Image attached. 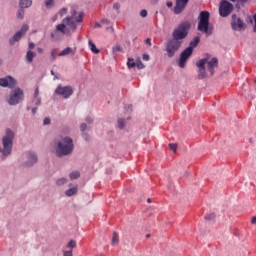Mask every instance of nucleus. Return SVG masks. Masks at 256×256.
Returning a JSON list of instances; mask_svg holds the SVG:
<instances>
[{"label":"nucleus","mask_w":256,"mask_h":256,"mask_svg":"<svg viewBox=\"0 0 256 256\" xmlns=\"http://www.w3.org/2000/svg\"><path fill=\"white\" fill-rule=\"evenodd\" d=\"M191 31V23L184 21L178 25L172 32V38L166 43V55L169 59H173L175 54L179 52L183 45V39H186Z\"/></svg>","instance_id":"1"},{"label":"nucleus","mask_w":256,"mask_h":256,"mask_svg":"<svg viewBox=\"0 0 256 256\" xmlns=\"http://www.w3.org/2000/svg\"><path fill=\"white\" fill-rule=\"evenodd\" d=\"M53 147L56 157L60 159L63 157H69L73 154L75 150V144L73 143V138L69 136H59L53 141Z\"/></svg>","instance_id":"2"},{"label":"nucleus","mask_w":256,"mask_h":256,"mask_svg":"<svg viewBox=\"0 0 256 256\" xmlns=\"http://www.w3.org/2000/svg\"><path fill=\"white\" fill-rule=\"evenodd\" d=\"M13 141H15V132L10 128L5 130L2 137V147L0 146L1 160L5 161L13 153Z\"/></svg>","instance_id":"3"},{"label":"nucleus","mask_w":256,"mask_h":256,"mask_svg":"<svg viewBox=\"0 0 256 256\" xmlns=\"http://www.w3.org/2000/svg\"><path fill=\"white\" fill-rule=\"evenodd\" d=\"M71 15L67 16L64 20L63 23H66L67 27L71 31H75L77 29V24L76 23H83V17H85L84 12H79L77 16V8L72 7L71 8Z\"/></svg>","instance_id":"4"},{"label":"nucleus","mask_w":256,"mask_h":256,"mask_svg":"<svg viewBox=\"0 0 256 256\" xmlns=\"http://www.w3.org/2000/svg\"><path fill=\"white\" fill-rule=\"evenodd\" d=\"M210 14L208 11H202L199 15L198 31L205 33V35H213V25L209 24Z\"/></svg>","instance_id":"5"},{"label":"nucleus","mask_w":256,"mask_h":256,"mask_svg":"<svg viewBox=\"0 0 256 256\" xmlns=\"http://www.w3.org/2000/svg\"><path fill=\"white\" fill-rule=\"evenodd\" d=\"M25 94L23 89L16 88L10 92V97L8 99V104L11 106L19 105L23 101Z\"/></svg>","instance_id":"6"},{"label":"nucleus","mask_w":256,"mask_h":256,"mask_svg":"<svg viewBox=\"0 0 256 256\" xmlns=\"http://www.w3.org/2000/svg\"><path fill=\"white\" fill-rule=\"evenodd\" d=\"M230 25L233 31H245L247 29V24L240 17H237V14L231 16Z\"/></svg>","instance_id":"7"},{"label":"nucleus","mask_w":256,"mask_h":256,"mask_svg":"<svg viewBox=\"0 0 256 256\" xmlns=\"http://www.w3.org/2000/svg\"><path fill=\"white\" fill-rule=\"evenodd\" d=\"M27 31H29V25L24 24L22 25L21 29L15 32V34L12 36V38L9 39V45L10 47H13L15 43L21 41L22 37H25Z\"/></svg>","instance_id":"8"},{"label":"nucleus","mask_w":256,"mask_h":256,"mask_svg":"<svg viewBox=\"0 0 256 256\" xmlns=\"http://www.w3.org/2000/svg\"><path fill=\"white\" fill-rule=\"evenodd\" d=\"M230 13H233V4L227 0H222L219 5L220 17H229Z\"/></svg>","instance_id":"9"},{"label":"nucleus","mask_w":256,"mask_h":256,"mask_svg":"<svg viewBox=\"0 0 256 256\" xmlns=\"http://www.w3.org/2000/svg\"><path fill=\"white\" fill-rule=\"evenodd\" d=\"M54 93L55 95H60V97H63V99H69V97L73 95V87L59 84Z\"/></svg>","instance_id":"10"},{"label":"nucleus","mask_w":256,"mask_h":256,"mask_svg":"<svg viewBox=\"0 0 256 256\" xmlns=\"http://www.w3.org/2000/svg\"><path fill=\"white\" fill-rule=\"evenodd\" d=\"M191 55H193V50H191V48H185L181 52L180 58L178 60V65L180 69H185V65H187V60L189 59V57H191Z\"/></svg>","instance_id":"11"},{"label":"nucleus","mask_w":256,"mask_h":256,"mask_svg":"<svg viewBox=\"0 0 256 256\" xmlns=\"http://www.w3.org/2000/svg\"><path fill=\"white\" fill-rule=\"evenodd\" d=\"M205 65H207V58L200 59L196 62V67H198L197 79L203 80L207 79V71H205Z\"/></svg>","instance_id":"12"},{"label":"nucleus","mask_w":256,"mask_h":256,"mask_svg":"<svg viewBox=\"0 0 256 256\" xmlns=\"http://www.w3.org/2000/svg\"><path fill=\"white\" fill-rule=\"evenodd\" d=\"M209 57H211L209 54L205 57V59H207L206 65L211 77H213V75H215L216 67H219V60L217 57H213L209 60Z\"/></svg>","instance_id":"13"},{"label":"nucleus","mask_w":256,"mask_h":256,"mask_svg":"<svg viewBox=\"0 0 256 256\" xmlns=\"http://www.w3.org/2000/svg\"><path fill=\"white\" fill-rule=\"evenodd\" d=\"M17 86V80L12 76H6L4 78H0V87H8V89H15Z\"/></svg>","instance_id":"14"},{"label":"nucleus","mask_w":256,"mask_h":256,"mask_svg":"<svg viewBox=\"0 0 256 256\" xmlns=\"http://www.w3.org/2000/svg\"><path fill=\"white\" fill-rule=\"evenodd\" d=\"M189 3V0H176L175 6H174V14L175 15H181L183 11H185V7H187V4Z\"/></svg>","instance_id":"15"},{"label":"nucleus","mask_w":256,"mask_h":256,"mask_svg":"<svg viewBox=\"0 0 256 256\" xmlns=\"http://www.w3.org/2000/svg\"><path fill=\"white\" fill-rule=\"evenodd\" d=\"M38 158H37V154L33 153V152H28L27 153V161H25L23 163L24 167H33V165H35V163H37Z\"/></svg>","instance_id":"16"},{"label":"nucleus","mask_w":256,"mask_h":256,"mask_svg":"<svg viewBox=\"0 0 256 256\" xmlns=\"http://www.w3.org/2000/svg\"><path fill=\"white\" fill-rule=\"evenodd\" d=\"M75 53H77V48L66 47L58 53V57H67V55H71L73 57Z\"/></svg>","instance_id":"17"},{"label":"nucleus","mask_w":256,"mask_h":256,"mask_svg":"<svg viewBox=\"0 0 256 256\" xmlns=\"http://www.w3.org/2000/svg\"><path fill=\"white\" fill-rule=\"evenodd\" d=\"M33 5V0H19L18 7L22 9H29Z\"/></svg>","instance_id":"18"},{"label":"nucleus","mask_w":256,"mask_h":256,"mask_svg":"<svg viewBox=\"0 0 256 256\" xmlns=\"http://www.w3.org/2000/svg\"><path fill=\"white\" fill-rule=\"evenodd\" d=\"M117 127L120 131H125L127 129V120L125 118H118Z\"/></svg>","instance_id":"19"},{"label":"nucleus","mask_w":256,"mask_h":256,"mask_svg":"<svg viewBox=\"0 0 256 256\" xmlns=\"http://www.w3.org/2000/svg\"><path fill=\"white\" fill-rule=\"evenodd\" d=\"M35 57H37V52L28 50L26 53V63H33V59H35Z\"/></svg>","instance_id":"20"},{"label":"nucleus","mask_w":256,"mask_h":256,"mask_svg":"<svg viewBox=\"0 0 256 256\" xmlns=\"http://www.w3.org/2000/svg\"><path fill=\"white\" fill-rule=\"evenodd\" d=\"M199 41H201V37H194V39L190 42L188 49H191V51H193V49H195V47L199 45Z\"/></svg>","instance_id":"21"},{"label":"nucleus","mask_w":256,"mask_h":256,"mask_svg":"<svg viewBox=\"0 0 256 256\" xmlns=\"http://www.w3.org/2000/svg\"><path fill=\"white\" fill-rule=\"evenodd\" d=\"M16 17L20 21H23L25 19V8L19 7L17 12H16Z\"/></svg>","instance_id":"22"},{"label":"nucleus","mask_w":256,"mask_h":256,"mask_svg":"<svg viewBox=\"0 0 256 256\" xmlns=\"http://www.w3.org/2000/svg\"><path fill=\"white\" fill-rule=\"evenodd\" d=\"M78 188L77 186L72 187L65 191L66 197H73V195H77Z\"/></svg>","instance_id":"23"},{"label":"nucleus","mask_w":256,"mask_h":256,"mask_svg":"<svg viewBox=\"0 0 256 256\" xmlns=\"http://www.w3.org/2000/svg\"><path fill=\"white\" fill-rule=\"evenodd\" d=\"M63 185H67V178L62 177V178L56 179V181H55L56 187H63Z\"/></svg>","instance_id":"24"},{"label":"nucleus","mask_w":256,"mask_h":256,"mask_svg":"<svg viewBox=\"0 0 256 256\" xmlns=\"http://www.w3.org/2000/svg\"><path fill=\"white\" fill-rule=\"evenodd\" d=\"M88 45H89L90 50L92 51V53H95V55H97V54L100 53V50L97 49V46L95 45V43H93L92 40H89V41H88Z\"/></svg>","instance_id":"25"},{"label":"nucleus","mask_w":256,"mask_h":256,"mask_svg":"<svg viewBox=\"0 0 256 256\" xmlns=\"http://www.w3.org/2000/svg\"><path fill=\"white\" fill-rule=\"evenodd\" d=\"M59 57V53H57V48H52L50 50V61H55Z\"/></svg>","instance_id":"26"},{"label":"nucleus","mask_w":256,"mask_h":256,"mask_svg":"<svg viewBox=\"0 0 256 256\" xmlns=\"http://www.w3.org/2000/svg\"><path fill=\"white\" fill-rule=\"evenodd\" d=\"M66 27H67V23H66V22H63V23L58 24V25L56 26V31H60V33L65 34V33H66L65 28H66Z\"/></svg>","instance_id":"27"},{"label":"nucleus","mask_w":256,"mask_h":256,"mask_svg":"<svg viewBox=\"0 0 256 256\" xmlns=\"http://www.w3.org/2000/svg\"><path fill=\"white\" fill-rule=\"evenodd\" d=\"M111 245H112L113 247H115V245H119V234H117V232H114V233H113Z\"/></svg>","instance_id":"28"},{"label":"nucleus","mask_w":256,"mask_h":256,"mask_svg":"<svg viewBox=\"0 0 256 256\" xmlns=\"http://www.w3.org/2000/svg\"><path fill=\"white\" fill-rule=\"evenodd\" d=\"M46 9H53L55 7V0H45Z\"/></svg>","instance_id":"29"},{"label":"nucleus","mask_w":256,"mask_h":256,"mask_svg":"<svg viewBox=\"0 0 256 256\" xmlns=\"http://www.w3.org/2000/svg\"><path fill=\"white\" fill-rule=\"evenodd\" d=\"M70 179H79L81 177V172L79 171H73L69 174Z\"/></svg>","instance_id":"30"},{"label":"nucleus","mask_w":256,"mask_h":256,"mask_svg":"<svg viewBox=\"0 0 256 256\" xmlns=\"http://www.w3.org/2000/svg\"><path fill=\"white\" fill-rule=\"evenodd\" d=\"M136 65H137V62H135L133 58H128V61H127L128 69H133V67H136Z\"/></svg>","instance_id":"31"},{"label":"nucleus","mask_w":256,"mask_h":256,"mask_svg":"<svg viewBox=\"0 0 256 256\" xmlns=\"http://www.w3.org/2000/svg\"><path fill=\"white\" fill-rule=\"evenodd\" d=\"M249 0H237L236 8L241 9V7H245V3Z\"/></svg>","instance_id":"32"},{"label":"nucleus","mask_w":256,"mask_h":256,"mask_svg":"<svg viewBox=\"0 0 256 256\" xmlns=\"http://www.w3.org/2000/svg\"><path fill=\"white\" fill-rule=\"evenodd\" d=\"M136 67H137V69H145V64L143 62H141V58H137Z\"/></svg>","instance_id":"33"},{"label":"nucleus","mask_w":256,"mask_h":256,"mask_svg":"<svg viewBox=\"0 0 256 256\" xmlns=\"http://www.w3.org/2000/svg\"><path fill=\"white\" fill-rule=\"evenodd\" d=\"M77 247V242L75 240H70L69 243L67 244L68 249H75Z\"/></svg>","instance_id":"34"},{"label":"nucleus","mask_w":256,"mask_h":256,"mask_svg":"<svg viewBox=\"0 0 256 256\" xmlns=\"http://www.w3.org/2000/svg\"><path fill=\"white\" fill-rule=\"evenodd\" d=\"M113 9L116 11V13H121V4L119 2L114 3Z\"/></svg>","instance_id":"35"},{"label":"nucleus","mask_w":256,"mask_h":256,"mask_svg":"<svg viewBox=\"0 0 256 256\" xmlns=\"http://www.w3.org/2000/svg\"><path fill=\"white\" fill-rule=\"evenodd\" d=\"M205 220L208 222L215 221V213H211L205 216Z\"/></svg>","instance_id":"36"},{"label":"nucleus","mask_w":256,"mask_h":256,"mask_svg":"<svg viewBox=\"0 0 256 256\" xmlns=\"http://www.w3.org/2000/svg\"><path fill=\"white\" fill-rule=\"evenodd\" d=\"M169 149H171V151H173L174 153H177V144L170 143L169 144Z\"/></svg>","instance_id":"37"},{"label":"nucleus","mask_w":256,"mask_h":256,"mask_svg":"<svg viewBox=\"0 0 256 256\" xmlns=\"http://www.w3.org/2000/svg\"><path fill=\"white\" fill-rule=\"evenodd\" d=\"M113 53H119L120 51H123V48L121 47V45H116L113 49H112Z\"/></svg>","instance_id":"38"},{"label":"nucleus","mask_w":256,"mask_h":256,"mask_svg":"<svg viewBox=\"0 0 256 256\" xmlns=\"http://www.w3.org/2000/svg\"><path fill=\"white\" fill-rule=\"evenodd\" d=\"M33 103H34V105H36L37 107H39V105H41V97H39V98H34Z\"/></svg>","instance_id":"39"},{"label":"nucleus","mask_w":256,"mask_h":256,"mask_svg":"<svg viewBox=\"0 0 256 256\" xmlns=\"http://www.w3.org/2000/svg\"><path fill=\"white\" fill-rule=\"evenodd\" d=\"M63 256H73V250H64L63 251Z\"/></svg>","instance_id":"40"},{"label":"nucleus","mask_w":256,"mask_h":256,"mask_svg":"<svg viewBox=\"0 0 256 256\" xmlns=\"http://www.w3.org/2000/svg\"><path fill=\"white\" fill-rule=\"evenodd\" d=\"M80 131H82V133H84V131H87V123H82L80 125Z\"/></svg>","instance_id":"41"},{"label":"nucleus","mask_w":256,"mask_h":256,"mask_svg":"<svg viewBox=\"0 0 256 256\" xmlns=\"http://www.w3.org/2000/svg\"><path fill=\"white\" fill-rule=\"evenodd\" d=\"M100 22H101L103 25H110V23H111V21H109V19H107V18L101 19Z\"/></svg>","instance_id":"42"},{"label":"nucleus","mask_w":256,"mask_h":256,"mask_svg":"<svg viewBox=\"0 0 256 256\" xmlns=\"http://www.w3.org/2000/svg\"><path fill=\"white\" fill-rule=\"evenodd\" d=\"M85 121L88 125H93V118L91 116L86 117Z\"/></svg>","instance_id":"43"},{"label":"nucleus","mask_w":256,"mask_h":256,"mask_svg":"<svg viewBox=\"0 0 256 256\" xmlns=\"http://www.w3.org/2000/svg\"><path fill=\"white\" fill-rule=\"evenodd\" d=\"M43 125H51V119L50 118H45L43 121Z\"/></svg>","instance_id":"44"},{"label":"nucleus","mask_w":256,"mask_h":256,"mask_svg":"<svg viewBox=\"0 0 256 256\" xmlns=\"http://www.w3.org/2000/svg\"><path fill=\"white\" fill-rule=\"evenodd\" d=\"M82 137L85 141H89V139H91V136H89L87 133H83Z\"/></svg>","instance_id":"45"},{"label":"nucleus","mask_w":256,"mask_h":256,"mask_svg":"<svg viewBox=\"0 0 256 256\" xmlns=\"http://www.w3.org/2000/svg\"><path fill=\"white\" fill-rule=\"evenodd\" d=\"M140 17H143V18L147 17V10H141Z\"/></svg>","instance_id":"46"},{"label":"nucleus","mask_w":256,"mask_h":256,"mask_svg":"<svg viewBox=\"0 0 256 256\" xmlns=\"http://www.w3.org/2000/svg\"><path fill=\"white\" fill-rule=\"evenodd\" d=\"M59 13L61 16L67 15V8H62Z\"/></svg>","instance_id":"47"},{"label":"nucleus","mask_w":256,"mask_h":256,"mask_svg":"<svg viewBox=\"0 0 256 256\" xmlns=\"http://www.w3.org/2000/svg\"><path fill=\"white\" fill-rule=\"evenodd\" d=\"M37 98H39V88H36L34 92V99H37Z\"/></svg>","instance_id":"48"},{"label":"nucleus","mask_w":256,"mask_h":256,"mask_svg":"<svg viewBox=\"0 0 256 256\" xmlns=\"http://www.w3.org/2000/svg\"><path fill=\"white\" fill-rule=\"evenodd\" d=\"M142 59L143 61H149L150 57L148 54H143Z\"/></svg>","instance_id":"49"},{"label":"nucleus","mask_w":256,"mask_h":256,"mask_svg":"<svg viewBox=\"0 0 256 256\" xmlns=\"http://www.w3.org/2000/svg\"><path fill=\"white\" fill-rule=\"evenodd\" d=\"M28 48L30 49V51H31V49H35V43L30 42L28 45Z\"/></svg>","instance_id":"50"},{"label":"nucleus","mask_w":256,"mask_h":256,"mask_svg":"<svg viewBox=\"0 0 256 256\" xmlns=\"http://www.w3.org/2000/svg\"><path fill=\"white\" fill-rule=\"evenodd\" d=\"M145 43L146 45H149V47H151V38H147Z\"/></svg>","instance_id":"51"},{"label":"nucleus","mask_w":256,"mask_h":256,"mask_svg":"<svg viewBox=\"0 0 256 256\" xmlns=\"http://www.w3.org/2000/svg\"><path fill=\"white\" fill-rule=\"evenodd\" d=\"M97 27H98V28H101V24H100L99 22H96V23L94 24V29H97Z\"/></svg>","instance_id":"52"},{"label":"nucleus","mask_w":256,"mask_h":256,"mask_svg":"<svg viewBox=\"0 0 256 256\" xmlns=\"http://www.w3.org/2000/svg\"><path fill=\"white\" fill-rule=\"evenodd\" d=\"M251 223H252V225H255V224H256V216H254V217L251 219Z\"/></svg>","instance_id":"53"},{"label":"nucleus","mask_w":256,"mask_h":256,"mask_svg":"<svg viewBox=\"0 0 256 256\" xmlns=\"http://www.w3.org/2000/svg\"><path fill=\"white\" fill-rule=\"evenodd\" d=\"M167 7H169V8H171V7H173V2H167Z\"/></svg>","instance_id":"54"},{"label":"nucleus","mask_w":256,"mask_h":256,"mask_svg":"<svg viewBox=\"0 0 256 256\" xmlns=\"http://www.w3.org/2000/svg\"><path fill=\"white\" fill-rule=\"evenodd\" d=\"M37 113V107L32 108V114L35 115Z\"/></svg>","instance_id":"55"},{"label":"nucleus","mask_w":256,"mask_h":256,"mask_svg":"<svg viewBox=\"0 0 256 256\" xmlns=\"http://www.w3.org/2000/svg\"><path fill=\"white\" fill-rule=\"evenodd\" d=\"M106 31H113V27L112 26L106 27Z\"/></svg>","instance_id":"56"},{"label":"nucleus","mask_w":256,"mask_h":256,"mask_svg":"<svg viewBox=\"0 0 256 256\" xmlns=\"http://www.w3.org/2000/svg\"><path fill=\"white\" fill-rule=\"evenodd\" d=\"M38 53H43V48H37Z\"/></svg>","instance_id":"57"},{"label":"nucleus","mask_w":256,"mask_h":256,"mask_svg":"<svg viewBox=\"0 0 256 256\" xmlns=\"http://www.w3.org/2000/svg\"><path fill=\"white\" fill-rule=\"evenodd\" d=\"M51 39H55V33H51Z\"/></svg>","instance_id":"58"},{"label":"nucleus","mask_w":256,"mask_h":256,"mask_svg":"<svg viewBox=\"0 0 256 256\" xmlns=\"http://www.w3.org/2000/svg\"><path fill=\"white\" fill-rule=\"evenodd\" d=\"M51 75L55 76V72L53 70L50 71Z\"/></svg>","instance_id":"59"},{"label":"nucleus","mask_w":256,"mask_h":256,"mask_svg":"<svg viewBox=\"0 0 256 256\" xmlns=\"http://www.w3.org/2000/svg\"><path fill=\"white\" fill-rule=\"evenodd\" d=\"M151 237V234H146V238L149 239Z\"/></svg>","instance_id":"60"},{"label":"nucleus","mask_w":256,"mask_h":256,"mask_svg":"<svg viewBox=\"0 0 256 256\" xmlns=\"http://www.w3.org/2000/svg\"><path fill=\"white\" fill-rule=\"evenodd\" d=\"M147 203H151V198H148V199H147Z\"/></svg>","instance_id":"61"},{"label":"nucleus","mask_w":256,"mask_h":256,"mask_svg":"<svg viewBox=\"0 0 256 256\" xmlns=\"http://www.w3.org/2000/svg\"><path fill=\"white\" fill-rule=\"evenodd\" d=\"M55 79H59V77H57V76L54 75V80H55Z\"/></svg>","instance_id":"62"},{"label":"nucleus","mask_w":256,"mask_h":256,"mask_svg":"<svg viewBox=\"0 0 256 256\" xmlns=\"http://www.w3.org/2000/svg\"><path fill=\"white\" fill-rule=\"evenodd\" d=\"M232 3H235V1H237V0H230Z\"/></svg>","instance_id":"63"},{"label":"nucleus","mask_w":256,"mask_h":256,"mask_svg":"<svg viewBox=\"0 0 256 256\" xmlns=\"http://www.w3.org/2000/svg\"><path fill=\"white\" fill-rule=\"evenodd\" d=\"M129 119H131V117H128V118H127V121H129Z\"/></svg>","instance_id":"64"}]
</instances>
